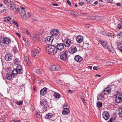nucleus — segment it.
I'll return each instance as SVG.
<instances>
[{
    "label": "nucleus",
    "instance_id": "nucleus-1",
    "mask_svg": "<svg viewBox=\"0 0 122 122\" xmlns=\"http://www.w3.org/2000/svg\"><path fill=\"white\" fill-rule=\"evenodd\" d=\"M63 43H58L56 46L55 45H49L47 46L46 48V52L48 54L51 55L55 54L57 52L58 50L61 51L64 47Z\"/></svg>",
    "mask_w": 122,
    "mask_h": 122
},
{
    "label": "nucleus",
    "instance_id": "nucleus-2",
    "mask_svg": "<svg viewBox=\"0 0 122 122\" xmlns=\"http://www.w3.org/2000/svg\"><path fill=\"white\" fill-rule=\"evenodd\" d=\"M53 40V38L51 36H48L45 39V43L49 45H52L51 44L52 43Z\"/></svg>",
    "mask_w": 122,
    "mask_h": 122
},
{
    "label": "nucleus",
    "instance_id": "nucleus-3",
    "mask_svg": "<svg viewBox=\"0 0 122 122\" xmlns=\"http://www.w3.org/2000/svg\"><path fill=\"white\" fill-rule=\"evenodd\" d=\"M68 52L65 51L61 53L60 57L61 59L62 60H65L68 57Z\"/></svg>",
    "mask_w": 122,
    "mask_h": 122
},
{
    "label": "nucleus",
    "instance_id": "nucleus-4",
    "mask_svg": "<svg viewBox=\"0 0 122 122\" xmlns=\"http://www.w3.org/2000/svg\"><path fill=\"white\" fill-rule=\"evenodd\" d=\"M63 44L65 47H69L71 45V40L67 38H66L62 41Z\"/></svg>",
    "mask_w": 122,
    "mask_h": 122
},
{
    "label": "nucleus",
    "instance_id": "nucleus-5",
    "mask_svg": "<svg viewBox=\"0 0 122 122\" xmlns=\"http://www.w3.org/2000/svg\"><path fill=\"white\" fill-rule=\"evenodd\" d=\"M51 35L54 36H59L60 35V33L59 31L56 29L52 30L50 32Z\"/></svg>",
    "mask_w": 122,
    "mask_h": 122
},
{
    "label": "nucleus",
    "instance_id": "nucleus-6",
    "mask_svg": "<svg viewBox=\"0 0 122 122\" xmlns=\"http://www.w3.org/2000/svg\"><path fill=\"white\" fill-rule=\"evenodd\" d=\"M77 50L75 45H73L69 48L68 51L71 54H73L76 52Z\"/></svg>",
    "mask_w": 122,
    "mask_h": 122
},
{
    "label": "nucleus",
    "instance_id": "nucleus-7",
    "mask_svg": "<svg viewBox=\"0 0 122 122\" xmlns=\"http://www.w3.org/2000/svg\"><path fill=\"white\" fill-rule=\"evenodd\" d=\"M115 101L117 103H119L122 101V94H118L115 97Z\"/></svg>",
    "mask_w": 122,
    "mask_h": 122
},
{
    "label": "nucleus",
    "instance_id": "nucleus-8",
    "mask_svg": "<svg viewBox=\"0 0 122 122\" xmlns=\"http://www.w3.org/2000/svg\"><path fill=\"white\" fill-rule=\"evenodd\" d=\"M41 36L38 34H34L33 35V40L35 41H41Z\"/></svg>",
    "mask_w": 122,
    "mask_h": 122
},
{
    "label": "nucleus",
    "instance_id": "nucleus-9",
    "mask_svg": "<svg viewBox=\"0 0 122 122\" xmlns=\"http://www.w3.org/2000/svg\"><path fill=\"white\" fill-rule=\"evenodd\" d=\"M0 40L2 43L6 44L11 42L10 39L8 38H0Z\"/></svg>",
    "mask_w": 122,
    "mask_h": 122
},
{
    "label": "nucleus",
    "instance_id": "nucleus-10",
    "mask_svg": "<svg viewBox=\"0 0 122 122\" xmlns=\"http://www.w3.org/2000/svg\"><path fill=\"white\" fill-rule=\"evenodd\" d=\"M103 118L105 120H107L110 117L109 114L107 111H104L102 113Z\"/></svg>",
    "mask_w": 122,
    "mask_h": 122
},
{
    "label": "nucleus",
    "instance_id": "nucleus-11",
    "mask_svg": "<svg viewBox=\"0 0 122 122\" xmlns=\"http://www.w3.org/2000/svg\"><path fill=\"white\" fill-rule=\"evenodd\" d=\"M40 50V48H37V49L35 50H32L31 51V55L33 57L37 56L38 53L39 52Z\"/></svg>",
    "mask_w": 122,
    "mask_h": 122
},
{
    "label": "nucleus",
    "instance_id": "nucleus-12",
    "mask_svg": "<svg viewBox=\"0 0 122 122\" xmlns=\"http://www.w3.org/2000/svg\"><path fill=\"white\" fill-rule=\"evenodd\" d=\"M16 70H17L18 73L20 74H22L23 72L22 68L21 66L20 65H18L16 68Z\"/></svg>",
    "mask_w": 122,
    "mask_h": 122
},
{
    "label": "nucleus",
    "instance_id": "nucleus-13",
    "mask_svg": "<svg viewBox=\"0 0 122 122\" xmlns=\"http://www.w3.org/2000/svg\"><path fill=\"white\" fill-rule=\"evenodd\" d=\"M26 10H22L21 12L20 13V15L21 18L23 19H25L26 18L27 16L25 13Z\"/></svg>",
    "mask_w": 122,
    "mask_h": 122
},
{
    "label": "nucleus",
    "instance_id": "nucleus-14",
    "mask_svg": "<svg viewBox=\"0 0 122 122\" xmlns=\"http://www.w3.org/2000/svg\"><path fill=\"white\" fill-rule=\"evenodd\" d=\"M111 88L110 87H106L104 90V92H103V93H104L105 95H107L109 94L111 92Z\"/></svg>",
    "mask_w": 122,
    "mask_h": 122
},
{
    "label": "nucleus",
    "instance_id": "nucleus-15",
    "mask_svg": "<svg viewBox=\"0 0 122 122\" xmlns=\"http://www.w3.org/2000/svg\"><path fill=\"white\" fill-rule=\"evenodd\" d=\"M76 39L78 43H80L83 41V37L81 36H79L76 37Z\"/></svg>",
    "mask_w": 122,
    "mask_h": 122
},
{
    "label": "nucleus",
    "instance_id": "nucleus-16",
    "mask_svg": "<svg viewBox=\"0 0 122 122\" xmlns=\"http://www.w3.org/2000/svg\"><path fill=\"white\" fill-rule=\"evenodd\" d=\"M12 58V56L10 54H6L5 57V59L7 61H10L11 60Z\"/></svg>",
    "mask_w": 122,
    "mask_h": 122
},
{
    "label": "nucleus",
    "instance_id": "nucleus-17",
    "mask_svg": "<svg viewBox=\"0 0 122 122\" xmlns=\"http://www.w3.org/2000/svg\"><path fill=\"white\" fill-rule=\"evenodd\" d=\"M58 67L56 65H53L50 66V68L53 71H58L59 70V69Z\"/></svg>",
    "mask_w": 122,
    "mask_h": 122
},
{
    "label": "nucleus",
    "instance_id": "nucleus-18",
    "mask_svg": "<svg viewBox=\"0 0 122 122\" xmlns=\"http://www.w3.org/2000/svg\"><path fill=\"white\" fill-rule=\"evenodd\" d=\"M47 92V88H44L41 90L40 94L42 96H44L46 94Z\"/></svg>",
    "mask_w": 122,
    "mask_h": 122
},
{
    "label": "nucleus",
    "instance_id": "nucleus-19",
    "mask_svg": "<svg viewBox=\"0 0 122 122\" xmlns=\"http://www.w3.org/2000/svg\"><path fill=\"white\" fill-rule=\"evenodd\" d=\"M74 59L77 62H80L82 60V58L79 55H76L75 56Z\"/></svg>",
    "mask_w": 122,
    "mask_h": 122
},
{
    "label": "nucleus",
    "instance_id": "nucleus-20",
    "mask_svg": "<svg viewBox=\"0 0 122 122\" xmlns=\"http://www.w3.org/2000/svg\"><path fill=\"white\" fill-rule=\"evenodd\" d=\"M9 5L10 6V9L11 10H12L16 8V5L12 1L10 3V5Z\"/></svg>",
    "mask_w": 122,
    "mask_h": 122
},
{
    "label": "nucleus",
    "instance_id": "nucleus-21",
    "mask_svg": "<svg viewBox=\"0 0 122 122\" xmlns=\"http://www.w3.org/2000/svg\"><path fill=\"white\" fill-rule=\"evenodd\" d=\"M70 112V110L68 108H65L63 111L62 113L63 115L68 114Z\"/></svg>",
    "mask_w": 122,
    "mask_h": 122
},
{
    "label": "nucleus",
    "instance_id": "nucleus-22",
    "mask_svg": "<svg viewBox=\"0 0 122 122\" xmlns=\"http://www.w3.org/2000/svg\"><path fill=\"white\" fill-rule=\"evenodd\" d=\"M47 103V102L46 99H41L40 104L41 106V105H46Z\"/></svg>",
    "mask_w": 122,
    "mask_h": 122
},
{
    "label": "nucleus",
    "instance_id": "nucleus-23",
    "mask_svg": "<svg viewBox=\"0 0 122 122\" xmlns=\"http://www.w3.org/2000/svg\"><path fill=\"white\" fill-rule=\"evenodd\" d=\"M18 73L17 70L15 69L12 71L11 74L12 76V77H14L15 76L17 75Z\"/></svg>",
    "mask_w": 122,
    "mask_h": 122
},
{
    "label": "nucleus",
    "instance_id": "nucleus-24",
    "mask_svg": "<svg viewBox=\"0 0 122 122\" xmlns=\"http://www.w3.org/2000/svg\"><path fill=\"white\" fill-rule=\"evenodd\" d=\"M53 117V114L51 113H48L46 114L45 116V118L47 119H50Z\"/></svg>",
    "mask_w": 122,
    "mask_h": 122
},
{
    "label": "nucleus",
    "instance_id": "nucleus-25",
    "mask_svg": "<svg viewBox=\"0 0 122 122\" xmlns=\"http://www.w3.org/2000/svg\"><path fill=\"white\" fill-rule=\"evenodd\" d=\"M107 49L109 51H110L112 52L115 53V52L113 48L111 46H107Z\"/></svg>",
    "mask_w": 122,
    "mask_h": 122
},
{
    "label": "nucleus",
    "instance_id": "nucleus-26",
    "mask_svg": "<svg viewBox=\"0 0 122 122\" xmlns=\"http://www.w3.org/2000/svg\"><path fill=\"white\" fill-rule=\"evenodd\" d=\"M103 92H102V93L98 95L97 96V99L99 100H102L104 98V97L102 94Z\"/></svg>",
    "mask_w": 122,
    "mask_h": 122
},
{
    "label": "nucleus",
    "instance_id": "nucleus-27",
    "mask_svg": "<svg viewBox=\"0 0 122 122\" xmlns=\"http://www.w3.org/2000/svg\"><path fill=\"white\" fill-rule=\"evenodd\" d=\"M5 4L7 5H10V3L12 1L11 0H3Z\"/></svg>",
    "mask_w": 122,
    "mask_h": 122
},
{
    "label": "nucleus",
    "instance_id": "nucleus-28",
    "mask_svg": "<svg viewBox=\"0 0 122 122\" xmlns=\"http://www.w3.org/2000/svg\"><path fill=\"white\" fill-rule=\"evenodd\" d=\"M54 96L55 98L59 99L60 98V95L58 93L54 92Z\"/></svg>",
    "mask_w": 122,
    "mask_h": 122
},
{
    "label": "nucleus",
    "instance_id": "nucleus-29",
    "mask_svg": "<svg viewBox=\"0 0 122 122\" xmlns=\"http://www.w3.org/2000/svg\"><path fill=\"white\" fill-rule=\"evenodd\" d=\"M100 43L103 47H106L107 46V44L106 42L100 41Z\"/></svg>",
    "mask_w": 122,
    "mask_h": 122
},
{
    "label": "nucleus",
    "instance_id": "nucleus-30",
    "mask_svg": "<svg viewBox=\"0 0 122 122\" xmlns=\"http://www.w3.org/2000/svg\"><path fill=\"white\" fill-rule=\"evenodd\" d=\"M5 77L8 80H10L11 79V78H13L11 74H10L9 73H7L6 74Z\"/></svg>",
    "mask_w": 122,
    "mask_h": 122
},
{
    "label": "nucleus",
    "instance_id": "nucleus-31",
    "mask_svg": "<svg viewBox=\"0 0 122 122\" xmlns=\"http://www.w3.org/2000/svg\"><path fill=\"white\" fill-rule=\"evenodd\" d=\"M117 47L118 49L122 52V43H118Z\"/></svg>",
    "mask_w": 122,
    "mask_h": 122
},
{
    "label": "nucleus",
    "instance_id": "nucleus-32",
    "mask_svg": "<svg viewBox=\"0 0 122 122\" xmlns=\"http://www.w3.org/2000/svg\"><path fill=\"white\" fill-rule=\"evenodd\" d=\"M118 113H119V116L122 117V108L119 109L118 110Z\"/></svg>",
    "mask_w": 122,
    "mask_h": 122
},
{
    "label": "nucleus",
    "instance_id": "nucleus-33",
    "mask_svg": "<svg viewBox=\"0 0 122 122\" xmlns=\"http://www.w3.org/2000/svg\"><path fill=\"white\" fill-rule=\"evenodd\" d=\"M97 106L98 108H100L102 106V103L100 102H98L97 103Z\"/></svg>",
    "mask_w": 122,
    "mask_h": 122
},
{
    "label": "nucleus",
    "instance_id": "nucleus-34",
    "mask_svg": "<svg viewBox=\"0 0 122 122\" xmlns=\"http://www.w3.org/2000/svg\"><path fill=\"white\" fill-rule=\"evenodd\" d=\"M11 19V18L10 17H6L4 19V21L5 22L9 21Z\"/></svg>",
    "mask_w": 122,
    "mask_h": 122
},
{
    "label": "nucleus",
    "instance_id": "nucleus-35",
    "mask_svg": "<svg viewBox=\"0 0 122 122\" xmlns=\"http://www.w3.org/2000/svg\"><path fill=\"white\" fill-rule=\"evenodd\" d=\"M23 102V101H16V103L19 106H20L22 104Z\"/></svg>",
    "mask_w": 122,
    "mask_h": 122
},
{
    "label": "nucleus",
    "instance_id": "nucleus-36",
    "mask_svg": "<svg viewBox=\"0 0 122 122\" xmlns=\"http://www.w3.org/2000/svg\"><path fill=\"white\" fill-rule=\"evenodd\" d=\"M24 58V61L25 62V63H27L28 62L29 60V58L28 57L26 56H25Z\"/></svg>",
    "mask_w": 122,
    "mask_h": 122
},
{
    "label": "nucleus",
    "instance_id": "nucleus-37",
    "mask_svg": "<svg viewBox=\"0 0 122 122\" xmlns=\"http://www.w3.org/2000/svg\"><path fill=\"white\" fill-rule=\"evenodd\" d=\"M14 62L15 65H18L19 63L18 59L16 58L14 60Z\"/></svg>",
    "mask_w": 122,
    "mask_h": 122
},
{
    "label": "nucleus",
    "instance_id": "nucleus-38",
    "mask_svg": "<svg viewBox=\"0 0 122 122\" xmlns=\"http://www.w3.org/2000/svg\"><path fill=\"white\" fill-rule=\"evenodd\" d=\"M68 12L69 14L72 15H74L76 14L75 12L71 11H69Z\"/></svg>",
    "mask_w": 122,
    "mask_h": 122
},
{
    "label": "nucleus",
    "instance_id": "nucleus-39",
    "mask_svg": "<svg viewBox=\"0 0 122 122\" xmlns=\"http://www.w3.org/2000/svg\"><path fill=\"white\" fill-rule=\"evenodd\" d=\"M101 33L102 34L105 35H107L108 33L107 32H105L103 31H101Z\"/></svg>",
    "mask_w": 122,
    "mask_h": 122
},
{
    "label": "nucleus",
    "instance_id": "nucleus-40",
    "mask_svg": "<svg viewBox=\"0 0 122 122\" xmlns=\"http://www.w3.org/2000/svg\"><path fill=\"white\" fill-rule=\"evenodd\" d=\"M115 35V34L113 33H108L107 35L108 36H114Z\"/></svg>",
    "mask_w": 122,
    "mask_h": 122
},
{
    "label": "nucleus",
    "instance_id": "nucleus-41",
    "mask_svg": "<svg viewBox=\"0 0 122 122\" xmlns=\"http://www.w3.org/2000/svg\"><path fill=\"white\" fill-rule=\"evenodd\" d=\"M41 106H43L42 109L43 111H45L47 110V107L45 105H41Z\"/></svg>",
    "mask_w": 122,
    "mask_h": 122
},
{
    "label": "nucleus",
    "instance_id": "nucleus-42",
    "mask_svg": "<svg viewBox=\"0 0 122 122\" xmlns=\"http://www.w3.org/2000/svg\"><path fill=\"white\" fill-rule=\"evenodd\" d=\"M115 120V118L112 117L107 122H112Z\"/></svg>",
    "mask_w": 122,
    "mask_h": 122
},
{
    "label": "nucleus",
    "instance_id": "nucleus-43",
    "mask_svg": "<svg viewBox=\"0 0 122 122\" xmlns=\"http://www.w3.org/2000/svg\"><path fill=\"white\" fill-rule=\"evenodd\" d=\"M36 72L37 74H41L42 73L41 71L39 69H38L36 70Z\"/></svg>",
    "mask_w": 122,
    "mask_h": 122
},
{
    "label": "nucleus",
    "instance_id": "nucleus-44",
    "mask_svg": "<svg viewBox=\"0 0 122 122\" xmlns=\"http://www.w3.org/2000/svg\"><path fill=\"white\" fill-rule=\"evenodd\" d=\"M81 99L84 103H85V100L83 96H82L81 97Z\"/></svg>",
    "mask_w": 122,
    "mask_h": 122
},
{
    "label": "nucleus",
    "instance_id": "nucleus-45",
    "mask_svg": "<svg viewBox=\"0 0 122 122\" xmlns=\"http://www.w3.org/2000/svg\"><path fill=\"white\" fill-rule=\"evenodd\" d=\"M103 19V17L102 16H99L98 18V21L102 20Z\"/></svg>",
    "mask_w": 122,
    "mask_h": 122
},
{
    "label": "nucleus",
    "instance_id": "nucleus-46",
    "mask_svg": "<svg viewBox=\"0 0 122 122\" xmlns=\"http://www.w3.org/2000/svg\"><path fill=\"white\" fill-rule=\"evenodd\" d=\"M13 23L17 27H19V25H18V23L16 22L15 21H14L13 22Z\"/></svg>",
    "mask_w": 122,
    "mask_h": 122
},
{
    "label": "nucleus",
    "instance_id": "nucleus-47",
    "mask_svg": "<svg viewBox=\"0 0 122 122\" xmlns=\"http://www.w3.org/2000/svg\"><path fill=\"white\" fill-rule=\"evenodd\" d=\"M87 2L88 3L91 4L94 0H86Z\"/></svg>",
    "mask_w": 122,
    "mask_h": 122
},
{
    "label": "nucleus",
    "instance_id": "nucleus-48",
    "mask_svg": "<svg viewBox=\"0 0 122 122\" xmlns=\"http://www.w3.org/2000/svg\"><path fill=\"white\" fill-rule=\"evenodd\" d=\"M119 29H120L122 27V25L121 24H118L117 25Z\"/></svg>",
    "mask_w": 122,
    "mask_h": 122
},
{
    "label": "nucleus",
    "instance_id": "nucleus-49",
    "mask_svg": "<svg viewBox=\"0 0 122 122\" xmlns=\"http://www.w3.org/2000/svg\"><path fill=\"white\" fill-rule=\"evenodd\" d=\"M26 63L27 64V65L29 66H30L31 65V64L30 63V62L29 61H28V62H27V63Z\"/></svg>",
    "mask_w": 122,
    "mask_h": 122
},
{
    "label": "nucleus",
    "instance_id": "nucleus-50",
    "mask_svg": "<svg viewBox=\"0 0 122 122\" xmlns=\"http://www.w3.org/2000/svg\"><path fill=\"white\" fill-rule=\"evenodd\" d=\"M90 19L92 20H95V16H91L90 17Z\"/></svg>",
    "mask_w": 122,
    "mask_h": 122
},
{
    "label": "nucleus",
    "instance_id": "nucleus-51",
    "mask_svg": "<svg viewBox=\"0 0 122 122\" xmlns=\"http://www.w3.org/2000/svg\"><path fill=\"white\" fill-rule=\"evenodd\" d=\"M52 4L53 6H59V5L57 4L56 3H53Z\"/></svg>",
    "mask_w": 122,
    "mask_h": 122
},
{
    "label": "nucleus",
    "instance_id": "nucleus-52",
    "mask_svg": "<svg viewBox=\"0 0 122 122\" xmlns=\"http://www.w3.org/2000/svg\"><path fill=\"white\" fill-rule=\"evenodd\" d=\"M84 2H80L78 3V4L80 5H82L84 4Z\"/></svg>",
    "mask_w": 122,
    "mask_h": 122
},
{
    "label": "nucleus",
    "instance_id": "nucleus-53",
    "mask_svg": "<svg viewBox=\"0 0 122 122\" xmlns=\"http://www.w3.org/2000/svg\"><path fill=\"white\" fill-rule=\"evenodd\" d=\"M26 34L28 35H29V36H30V33L27 30H26Z\"/></svg>",
    "mask_w": 122,
    "mask_h": 122
},
{
    "label": "nucleus",
    "instance_id": "nucleus-54",
    "mask_svg": "<svg viewBox=\"0 0 122 122\" xmlns=\"http://www.w3.org/2000/svg\"><path fill=\"white\" fill-rule=\"evenodd\" d=\"M20 8L22 10H26V9L20 6Z\"/></svg>",
    "mask_w": 122,
    "mask_h": 122
},
{
    "label": "nucleus",
    "instance_id": "nucleus-55",
    "mask_svg": "<svg viewBox=\"0 0 122 122\" xmlns=\"http://www.w3.org/2000/svg\"><path fill=\"white\" fill-rule=\"evenodd\" d=\"M67 3H68V4H69V5H71V2H70V1L69 0H67Z\"/></svg>",
    "mask_w": 122,
    "mask_h": 122
},
{
    "label": "nucleus",
    "instance_id": "nucleus-56",
    "mask_svg": "<svg viewBox=\"0 0 122 122\" xmlns=\"http://www.w3.org/2000/svg\"><path fill=\"white\" fill-rule=\"evenodd\" d=\"M98 1H95V2H94L93 3V4L94 5H97L98 4Z\"/></svg>",
    "mask_w": 122,
    "mask_h": 122
},
{
    "label": "nucleus",
    "instance_id": "nucleus-57",
    "mask_svg": "<svg viewBox=\"0 0 122 122\" xmlns=\"http://www.w3.org/2000/svg\"><path fill=\"white\" fill-rule=\"evenodd\" d=\"M98 69V67L96 66H94L93 67V69L95 70H97Z\"/></svg>",
    "mask_w": 122,
    "mask_h": 122
},
{
    "label": "nucleus",
    "instance_id": "nucleus-58",
    "mask_svg": "<svg viewBox=\"0 0 122 122\" xmlns=\"http://www.w3.org/2000/svg\"><path fill=\"white\" fill-rule=\"evenodd\" d=\"M98 17L99 16H95V20H98Z\"/></svg>",
    "mask_w": 122,
    "mask_h": 122
},
{
    "label": "nucleus",
    "instance_id": "nucleus-59",
    "mask_svg": "<svg viewBox=\"0 0 122 122\" xmlns=\"http://www.w3.org/2000/svg\"><path fill=\"white\" fill-rule=\"evenodd\" d=\"M111 63L110 62H107L106 63V65H110V63Z\"/></svg>",
    "mask_w": 122,
    "mask_h": 122
},
{
    "label": "nucleus",
    "instance_id": "nucleus-60",
    "mask_svg": "<svg viewBox=\"0 0 122 122\" xmlns=\"http://www.w3.org/2000/svg\"><path fill=\"white\" fill-rule=\"evenodd\" d=\"M16 9V10H15V12H18L19 11V8H17L16 7V8L15 9Z\"/></svg>",
    "mask_w": 122,
    "mask_h": 122
},
{
    "label": "nucleus",
    "instance_id": "nucleus-61",
    "mask_svg": "<svg viewBox=\"0 0 122 122\" xmlns=\"http://www.w3.org/2000/svg\"><path fill=\"white\" fill-rule=\"evenodd\" d=\"M16 34L19 37H20L21 36L19 33H16Z\"/></svg>",
    "mask_w": 122,
    "mask_h": 122
},
{
    "label": "nucleus",
    "instance_id": "nucleus-62",
    "mask_svg": "<svg viewBox=\"0 0 122 122\" xmlns=\"http://www.w3.org/2000/svg\"><path fill=\"white\" fill-rule=\"evenodd\" d=\"M5 122L2 119H0V122Z\"/></svg>",
    "mask_w": 122,
    "mask_h": 122
},
{
    "label": "nucleus",
    "instance_id": "nucleus-63",
    "mask_svg": "<svg viewBox=\"0 0 122 122\" xmlns=\"http://www.w3.org/2000/svg\"><path fill=\"white\" fill-rule=\"evenodd\" d=\"M116 5L117 6H120L121 5V4L120 3H117L116 4Z\"/></svg>",
    "mask_w": 122,
    "mask_h": 122
},
{
    "label": "nucleus",
    "instance_id": "nucleus-64",
    "mask_svg": "<svg viewBox=\"0 0 122 122\" xmlns=\"http://www.w3.org/2000/svg\"><path fill=\"white\" fill-rule=\"evenodd\" d=\"M36 115V117L37 118H40V114L39 115Z\"/></svg>",
    "mask_w": 122,
    "mask_h": 122
}]
</instances>
